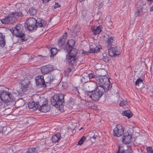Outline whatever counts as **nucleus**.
Masks as SVG:
<instances>
[{
    "label": "nucleus",
    "instance_id": "23",
    "mask_svg": "<svg viewBox=\"0 0 153 153\" xmlns=\"http://www.w3.org/2000/svg\"><path fill=\"white\" fill-rule=\"evenodd\" d=\"M101 25H99L98 26H94L92 30L93 34L95 35L98 34L100 33L101 31Z\"/></svg>",
    "mask_w": 153,
    "mask_h": 153
},
{
    "label": "nucleus",
    "instance_id": "12",
    "mask_svg": "<svg viewBox=\"0 0 153 153\" xmlns=\"http://www.w3.org/2000/svg\"><path fill=\"white\" fill-rule=\"evenodd\" d=\"M9 14L13 22L17 21L19 17H22L23 16L21 12L16 11L11 12Z\"/></svg>",
    "mask_w": 153,
    "mask_h": 153
},
{
    "label": "nucleus",
    "instance_id": "17",
    "mask_svg": "<svg viewBox=\"0 0 153 153\" xmlns=\"http://www.w3.org/2000/svg\"><path fill=\"white\" fill-rule=\"evenodd\" d=\"M53 68L52 65H47L42 67L41 69V71L42 74H44L49 73L53 70Z\"/></svg>",
    "mask_w": 153,
    "mask_h": 153
},
{
    "label": "nucleus",
    "instance_id": "29",
    "mask_svg": "<svg viewBox=\"0 0 153 153\" xmlns=\"http://www.w3.org/2000/svg\"><path fill=\"white\" fill-rule=\"evenodd\" d=\"M57 49L55 48H52L51 49V54L50 56L51 59H52L54 58V56L57 53Z\"/></svg>",
    "mask_w": 153,
    "mask_h": 153
},
{
    "label": "nucleus",
    "instance_id": "25",
    "mask_svg": "<svg viewBox=\"0 0 153 153\" xmlns=\"http://www.w3.org/2000/svg\"><path fill=\"white\" fill-rule=\"evenodd\" d=\"M113 40V39L112 37H110L108 38L107 41L106 43V45L107 47V48H109L112 47Z\"/></svg>",
    "mask_w": 153,
    "mask_h": 153
},
{
    "label": "nucleus",
    "instance_id": "27",
    "mask_svg": "<svg viewBox=\"0 0 153 153\" xmlns=\"http://www.w3.org/2000/svg\"><path fill=\"white\" fill-rule=\"evenodd\" d=\"M137 10L135 13V16L136 17H138L143 13L142 7H137Z\"/></svg>",
    "mask_w": 153,
    "mask_h": 153
},
{
    "label": "nucleus",
    "instance_id": "28",
    "mask_svg": "<svg viewBox=\"0 0 153 153\" xmlns=\"http://www.w3.org/2000/svg\"><path fill=\"white\" fill-rule=\"evenodd\" d=\"M23 105V101L22 100H19L15 102V105L17 108L21 107Z\"/></svg>",
    "mask_w": 153,
    "mask_h": 153
},
{
    "label": "nucleus",
    "instance_id": "7",
    "mask_svg": "<svg viewBox=\"0 0 153 153\" xmlns=\"http://www.w3.org/2000/svg\"><path fill=\"white\" fill-rule=\"evenodd\" d=\"M48 100L44 98H42L38 102L39 105L38 109L40 111L46 112L50 109V107L48 104Z\"/></svg>",
    "mask_w": 153,
    "mask_h": 153
},
{
    "label": "nucleus",
    "instance_id": "44",
    "mask_svg": "<svg viewBox=\"0 0 153 153\" xmlns=\"http://www.w3.org/2000/svg\"><path fill=\"white\" fill-rule=\"evenodd\" d=\"M74 90L75 91H77L78 92L79 94L80 93L78 91V88L77 87H75L74 88Z\"/></svg>",
    "mask_w": 153,
    "mask_h": 153
},
{
    "label": "nucleus",
    "instance_id": "16",
    "mask_svg": "<svg viewBox=\"0 0 153 153\" xmlns=\"http://www.w3.org/2000/svg\"><path fill=\"white\" fill-rule=\"evenodd\" d=\"M36 29L38 27L44 28L47 24V22L42 18H38L36 19Z\"/></svg>",
    "mask_w": 153,
    "mask_h": 153
},
{
    "label": "nucleus",
    "instance_id": "38",
    "mask_svg": "<svg viewBox=\"0 0 153 153\" xmlns=\"http://www.w3.org/2000/svg\"><path fill=\"white\" fill-rule=\"evenodd\" d=\"M6 128V127H3L1 126L0 127V133L2 132V133H5Z\"/></svg>",
    "mask_w": 153,
    "mask_h": 153
},
{
    "label": "nucleus",
    "instance_id": "49",
    "mask_svg": "<svg viewBox=\"0 0 153 153\" xmlns=\"http://www.w3.org/2000/svg\"><path fill=\"white\" fill-rule=\"evenodd\" d=\"M85 0H79L80 2H82V1H84Z\"/></svg>",
    "mask_w": 153,
    "mask_h": 153
},
{
    "label": "nucleus",
    "instance_id": "33",
    "mask_svg": "<svg viewBox=\"0 0 153 153\" xmlns=\"http://www.w3.org/2000/svg\"><path fill=\"white\" fill-rule=\"evenodd\" d=\"M142 83H143V80L141 78H139L137 79V80L135 82V85L139 86V84H141Z\"/></svg>",
    "mask_w": 153,
    "mask_h": 153
},
{
    "label": "nucleus",
    "instance_id": "32",
    "mask_svg": "<svg viewBox=\"0 0 153 153\" xmlns=\"http://www.w3.org/2000/svg\"><path fill=\"white\" fill-rule=\"evenodd\" d=\"M54 79L53 76L51 75L48 76L45 79V83H50Z\"/></svg>",
    "mask_w": 153,
    "mask_h": 153
},
{
    "label": "nucleus",
    "instance_id": "51",
    "mask_svg": "<svg viewBox=\"0 0 153 153\" xmlns=\"http://www.w3.org/2000/svg\"><path fill=\"white\" fill-rule=\"evenodd\" d=\"M145 5H144V4H143V6H144Z\"/></svg>",
    "mask_w": 153,
    "mask_h": 153
},
{
    "label": "nucleus",
    "instance_id": "34",
    "mask_svg": "<svg viewBox=\"0 0 153 153\" xmlns=\"http://www.w3.org/2000/svg\"><path fill=\"white\" fill-rule=\"evenodd\" d=\"M104 55H105V54H103L102 59L104 62H107L109 61L110 59L108 56Z\"/></svg>",
    "mask_w": 153,
    "mask_h": 153
},
{
    "label": "nucleus",
    "instance_id": "1",
    "mask_svg": "<svg viewBox=\"0 0 153 153\" xmlns=\"http://www.w3.org/2000/svg\"><path fill=\"white\" fill-rule=\"evenodd\" d=\"M65 52L68 53L69 55L67 57V60L69 66L74 68L79 63H78V60L76 57L77 53V50L75 48L68 49V50H64Z\"/></svg>",
    "mask_w": 153,
    "mask_h": 153
},
{
    "label": "nucleus",
    "instance_id": "50",
    "mask_svg": "<svg viewBox=\"0 0 153 153\" xmlns=\"http://www.w3.org/2000/svg\"><path fill=\"white\" fill-rule=\"evenodd\" d=\"M0 103H1V102H0ZM1 104H0V106H1Z\"/></svg>",
    "mask_w": 153,
    "mask_h": 153
},
{
    "label": "nucleus",
    "instance_id": "26",
    "mask_svg": "<svg viewBox=\"0 0 153 153\" xmlns=\"http://www.w3.org/2000/svg\"><path fill=\"white\" fill-rule=\"evenodd\" d=\"M37 12V10L34 8L31 7L29 10L27 12L28 14H29L30 16H33L35 15Z\"/></svg>",
    "mask_w": 153,
    "mask_h": 153
},
{
    "label": "nucleus",
    "instance_id": "30",
    "mask_svg": "<svg viewBox=\"0 0 153 153\" xmlns=\"http://www.w3.org/2000/svg\"><path fill=\"white\" fill-rule=\"evenodd\" d=\"M38 151V148L32 147L28 149L26 153H35Z\"/></svg>",
    "mask_w": 153,
    "mask_h": 153
},
{
    "label": "nucleus",
    "instance_id": "31",
    "mask_svg": "<svg viewBox=\"0 0 153 153\" xmlns=\"http://www.w3.org/2000/svg\"><path fill=\"white\" fill-rule=\"evenodd\" d=\"M131 113L129 110L125 111H124L122 114L123 116L127 117L128 118H130L132 116Z\"/></svg>",
    "mask_w": 153,
    "mask_h": 153
},
{
    "label": "nucleus",
    "instance_id": "15",
    "mask_svg": "<svg viewBox=\"0 0 153 153\" xmlns=\"http://www.w3.org/2000/svg\"><path fill=\"white\" fill-rule=\"evenodd\" d=\"M122 140L123 143L126 144H129L132 141L131 136L128 132H126L124 134Z\"/></svg>",
    "mask_w": 153,
    "mask_h": 153
},
{
    "label": "nucleus",
    "instance_id": "22",
    "mask_svg": "<svg viewBox=\"0 0 153 153\" xmlns=\"http://www.w3.org/2000/svg\"><path fill=\"white\" fill-rule=\"evenodd\" d=\"M61 137L60 133L58 132L53 135L51 138L53 143L58 142Z\"/></svg>",
    "mask_w": 153,
    "mask_h": 153
},
{
    "label": "nucleus",
    "instance_id": "10",
    "mask_svg": "<svg viewBox=\"0 0 153 153\" xmlns=\"http://www.w3.org/2000/svg\"><path fill=\"white\" fill-rule=\"evenodd\" d=\"M113 135L116 137H120L123 133V131L121 125L118 124L116 127L114 128L113 130Z\"/></svg>",
    "mask_w": 153,
    "mask_h": 153
},
{
    "label": "nucleus",
    "instance_id": "4",
    "mask_svg": "<svg viewBox=\"0 0 153 153\" xmlns=\"http://www.w3.org/2000/svg\"><path fill=\"white\" fill-rule=\"evenodd\" d=\"M85 95L94 101H98L104 94V92L99 87L94 90H86Z\"/></svg>",
    "mask_w": 153,
    "mask_h": 153
},
{
    "label": "nucleus",
    "instance_id": "18",
    "mask_svg": "<svg viewBox=\"0 0 153 153\" xmlns=\"http://www.w3.org/2000/svg\"><path fill=\"white\" fill-rule=\"evenodd\" d=\"M67 34V33L65 32L58 41V44L60 48H62L64 46Z\"/></svg>",
    "mask_w": 153,
    "mask_h": 153
},
{
    "label": "nucleus",
    "instance_id": "24",
    "mask_svg": "<svg viewBox=\"0 0 153 153\" xmlns=\"http://www.w3.org/2000/svg\"><path fill=\"white\" fill-rule=\"evenodd\" d=\"M5 44V36L0 33V46L3 47Z\"/></svg>",
    "mask_w": 153,
    "mask_h": 153
},
{
    "label": "nucleus",
    "instance_id": "37",
    "mask_svg": "<svg viewBox=\"0 0 153 153\" xmlns=\"http://www.w3.org/2000/svg\"><path fill=\"white\" fill-rule=\"evenodd\" d=\"M132 151L131 147H129L128 148V149L125 150L123 153H131Z\"/></svg>",
    "mask_w": 153,
    "mask_h": 153
},
{
    "label": "nucleus",
    "instance_id": "20",
    "mask_svg": "<svg viewBox=\"0 0 153 153\" xmlns=\"http://www.w3.org/2000/svg\"><path fill=\"white\" fill-rule=\"evenodd\" d=\"M39 105L38 104V102L36 103L32 101L28 103V106L30 109H32L33 110L36 111L38 108Z\"/></svg>",
    "mask_w": 153,
    "mask_h": 153
},
{
    "label": "nucleus",
    "instance_id": "9",
    "mask_svg": "<svg viewBox=\"0 0 153 153\" xmlns=\"http://www.w3.org/2000/svg\"><path fill=\"white\" fill-rule=\"evenodd\" d=\"M30 83V79L27 78H25L23 80H21V88L23 92H24L27 90V88Z\"/></svg>",
    "mask_w": 153,
    "mask_h": 153
},
{
    "label": "nucleus",
    "instance_id": "11",
    "mask_svg": "<svg viewBox=\"0 0 153 153\" xmlns=\"http://www.w3.org/2000/svg\"><path fill=\"white\" fill-rule=\"evenodd\" d=\"M90 50L87 51H83L82 53L87 54L88 53H97L99 51L100 49H101V47L99 48L97 47L94 44L90 45H89Z\"/></svg>",
    "mask_w": 153,
    "mask_h": 153
},
{
    "label": "nucleus",
    "instance_id": "39",
    "mask_svg": "<svg viewBox=\"0 0 153 153\" xmlns=\"http://www.w3.org/2000/svg\"><path fill=\"white\" fill-rule=\"evenodd\" d=\"M88 76L90 79H92L93 78H95L96 79V77H99V76H95L92 74H89L88 75Z\"/></svg>",
    "mask_w": 153,
    "mask_h": 153
},
{
    "label": "nucleus",
    "instance_id": "2",
    "mask_svg": "<svg viewBox=\"0 0 153 153\" xmlns=\"http://www.w3.org/2000/svg\"><path fill=\"white\" fill-rule=\"evenodd\" d=\"M64 98V95L63 94H55L51 98V104L53 105L60 110L61 108L63 107L65 104Z\"/></svg>",
    "mask_w": 153,
    "mask_h": 153
},
{
    "label": "nucleus",
    "instance_id": "46",
    "mask_svg": "<svg viewBox=\"0 0 153 153\" xmlns=\"http://www.w3.org/2000/svg\"><path fill=\"white\" fill-rule=\"evenodd\" d=\"M153 10V6L151 7L150 9V11H152Z\"/></svg>",
    "mask_w": 153,
    "mask_h": 153
},
{
    "label": "nucleus",
    "instance_id": "40",
    "mask_svg": "<svg viewBox=\"0 0 153 153\" xmlns=\"http://www.w3.org/2000/svg\"><path fill=\"white\" fill-rule=\"evenodd\" d=\"M147 151L148 153H153V150L152 149L151 147H147Z\"/></svg>",
    "mask_w": 153,
    "mask_h": 153
},
{
    "label": "nucleus",
    "instance_id": "21",
    "mask_svg": "<svg viewBox=\"0 0 153 153\" xmlns=\"http://www.w3.org/2000/svg\"><path fill=\"white\" fill-rule=\"evenodd\" d=\"M75 43V41L73 39L69 40L67 42V45H65L64 50H68V49L72 48L73 46L74 45Z\"/></svg>",
    "mask_w": 153,
    "mask_h": 153
},
{
    "label": "nucleus",
    "instance_id": "13",
    "mask_svg": "<svg viewBox=\"0 0 153 153\" xmlns=\"http://www.w3.org/2000/svg\"><path fill=\"white\" fill-rule=\"evenodd\" d=\"M108 48L109 54L111 57L115 56L120 54L119 50L117 48V47L111 48L110 47Z\"/></svg>",
    "mask_w": 153,
    "mask_h": 153
},
{
    "label": "nucleus",
    "instance_id": "45",
    "mask_svg": "<svg viewBox=\"0 0 153 153\" xmlns=\"http://www.w3.org/2000/svg\"><path fill=\"white\" fill-rule=\"evenodd\" d=\"M97 137V135L96 134H94V135L92 136L91 138H92L94 139H95Z\"/></svg>",
    "mask_w": 153,
    "mask_h": 153
},
{
    "label": "nucleus",
    "instance_id": "19",
    "mask_svg": "<svg viewBox=\"0 0 153 153\" xmlns=\"http://www.w3.org/2000/svg\"><path fill=\"white\" fill-rule=\"evenodd\" d=\"M1 21L3 24H10L13 22L9 14L5 16L4 18L1 19Z\"/></svg>",
    "mask_w": 153,
    "mask_h": 153
},
{
    "label": "nucleus",
    "instance_id": "3",
    "mask_svg": "<svg viewBox=\"0 0 153 153\" xmlns=\"http://www.w3.org/2000/svg\"><path fill=\"white\" fill-rule=\"evenodd\" d=\"M96 80L99 81L100 86L99 88H102L105 92H108L109 88L111 87L110 82L108 78L105 75L99 76V77H96Z\"/></svg>",
    "mask_w": 153,
    "mask_h": 153
},
{
    "label": "nucleus",
    "instance_id": "5",
    "mask_svg": "<svg viewBox=\"0 0 153 153\" xmlns=\"http://www.w3.org/2000/svg\"><path fill=\"white\" fill-rule=\"evenodd\" d=\"M23 26L21 25H18L15 27L10 29V30L13 34L16 36L21 38L22 42H26L27 39L25 37L23 38L25 36L24 33L22 32Z\"/></svg>",
    "mask_w": 153,
    "mask_h": 153
},
{
    "label": "nucleus",
    "instance_id": "8",
    "mask_svg": "<svg viewBox=\"0 0 153 153\" xmlns=\"http://www.w3.org/2000/svg\"><path fill=\"white\" fill-rule=\"evenodd\" d=\"M36 19L34 18L30 17L27 20L25 23L27 25V28L28 30L33 31L36 29Z\"/></svg>",
    "mask_w": 153,
    "mask_h": 153
},
{
    "label": "nucleus",
    "instance_id": "48",
    "mask_svg": "<svg viewBox=\"0 0 153 153\" xmlns=\"http://www.w3.org/2000/svg\"><path fill=\"white\" fill-rule=\"evenodd\" d=\"M79 30H79V29L77 31H76V30H75V31H74V32H76V31L78 32V31H79Z\"/></svg>",
    "mask_w": 153,
    "mask_h": 153
},
{
    "label": "nucleus",
    "instance_id": "35",
    "mask_svg": "<svg viewBox=\"0 0 153 153\" xmlns=\"http://www.w3.org/2000/svg\"><path fill=\"white\" fill-rule=\"evenodd\" d=\"M86 137L85 136H83L82 137L81 139L79 140L78 141V145H81L83 143L84 141L85 140Z\"/></svg>",
    "mask_w": 153,
    "mask_h": 153
},
{
    "label": "nucleus",
    "instance_id": "14",
    "mask_svg": "<svg viewBox=\"0 0 153 153\" xmlns=\"http://www.w3.org/2000/svg\"><path fill=\"white\" fill-rule=\"evenodd\" d=\"M36 83L38 85H40L41 86L44 87L46 86L45 83V80L44 79L43 76L42 75H39L35 78Z\"/></svg>",
    "mask_w": 153,
    "mask_h": 153
},
{
    "label": "nucleus",
    "instance_id": "36",
    "mask_svg": "<svg viewBox=\"0 0 153 153\" xmlns=\"http://www.w3.org/2000/svg\"><path fill=\"white\" fill-rule=\"evenodd\" d=\"M125 149L123 146H119L118 150L117 153H123Z\"/></svg>",
    "mask_w": 153,
    "mask_h": 153
},
{
    "label": "nucleus",
    "instance_id": "47",
    "mask_svg": "<svg viewBox=\"0 0 153 153\" xmlns=\"http://www.w3.org/2000/svg\"><path fill=\"white\" fill-rule=\"evenodd\" d=\"M148 1H149V2H151L152 3V2L153 0H147Z\"/></svg>",
    "mask_w": 153,
    "mask_h": 153
},
{
    "label": "nucleus",
    "instance_id": "41",
    "mask_svg": "<svg viewBox=\"0 0 153 153\" xmlns=\"http://www.w3.org/2000/svg\"><path fill=\"white\" fill-rule=\"evenodd\" d=\"M60 7V5H59L58 3L55 2V5L53 6V7H54V9H56Z\"/></svg>",
    "mask_w": 153,
    "mask_h": 153
},
{
    "label": "nucleus",
    "instance_id": "6",
    "mask_svg": "<svg viewBox=\"0 0 153 153\" xmlns=\"http://www.w3.org/2000/svg\"><path fill=\"white\" fill-rule=\"evenodd\" d=\"M1 92L0 98L4 103H8L15 100V97L11 92L3 90Z\"/></svg>",
    "mask_w": 153,
    "mask_h": 153
},
{
    "label": "nucleus",
    "instance_id": "43",
    "mask_svg": "<svg viewBox=\"0 0 153 153\" xmlns=\"http://www.w3.org/2000/svg\"><path fill=\"white\" fill-rule=\"evenodd\" d=\"M67 72L69 73L71 72V68H70L68 67L67 68Z\"/></svg>",
    "mask_w": 153,
    "mask_h": 153
},
{
    "label": "nucleus",
    "instance_id": "42",
    "mask_svg": "<svg viewBox=\"0 0 153 153\" xmlns=\"http://www.w3.org/2000/svg\"><path fill=\"white\" fill-rule=\"evenodd\" d=\"M126 102L124 101H122L119 104L120 105V106H123L125 105Z\"/></svg>",
    "mask_w": 153,
    "mask_h": 153
}]
</instances>
